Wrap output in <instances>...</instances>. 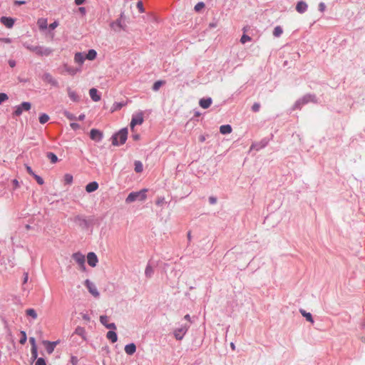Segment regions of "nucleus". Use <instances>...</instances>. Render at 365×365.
Segmentation results:
<instances>
[{
	"label": "nucleus",
	"instance_id": "obj_36",
	"mask_svg": "<svg viewBox=\"0 0 365 365\" xmlns=\"http://www.w3.org/2000/svg\"><path fill=\"white\" fill-rule=\"evenodd\" d=\"M135 171L136 173H141L143 171V164L140 161L135 162Z\"/></svg>",
	"mask_w": 365,
	"mask_h": 365
},
{
	"label": "nucleus",
	"instance_id": "obj_40",
	"mask_svg": "<svg viewBox=\"0 0 365 365\" xmlns=\"http://www.w3.org/2000/svg\"><path fill=\"white\" fill-rule=\"evenodd\" d=\"M205 7V4L203 2H199L195 6V10L196 11H200Z\"/></svg>",
	"mask_w": 365,
	"mask_h": 365
},
{
	"label": "nucleus",
	"instance_id": "obj_17",
	"mask_svg": "<svg viewBox=\"0 0 365 365\" xmlns=\"http://www.w3.org/2000/svg\"><path fill=\"white\" fill-rule=\"evenodd\" d=\"M89 95L91 99L95 102H98L101 100V95L98 94V90L96 88H91L89 91Z\"/></svg>",
	"mask_w": 365,
	"mask_h": 365
},
{
	"label": "nucleus",
	"instance_id": "obj_34",
	"mask_svg": "<svg viewBox=\"0 0 365 365\" xmlns=\"http://www.w3.org/2000/svg\"><path fill=\"white\" fill-rule=\"evenodd\" d=\"M165 81H156L153 86V90L155 91H157L159 90V88L165 84Z\"/></svg>",
	"mask_w": 365,
	"mask_h": 365
},
{
	"label": "nucleus",
	"instance_id": "obj_29",
	"mask_svg": "<svg viewBox=\"0 0 365 365\" xmlns=\"http://www.w3.org/2000/svg\"><path fill=\"white\" fill-rule=\"evenodd\" d=\"M300 312L302 314V316L304 317L308 322H310L312 324L314 323L312 316L310 313L306 312V311H304L303 309H301Z\"/></svg>",
	"mask_w": 365,
	"mask_h": 365
},
{
	"label": "nucleus",
	"instance_id": "obj_44",
	"mask_svg": "<svg viewBox=\"0 0 365 365\" xmlns=\"http://www.w3.org/2000/svg\"><path fill=\"white\" fill-rule=\"evenodd\" d=\"M260 108V104L259 103H255L252 107V110L254 112H258Z\"/></svg>",
	"mask_w": 365,
	"mask_h": 365
},
{
	"label": "nucleus",
	"instance_id": "obj_52",
	"mask_svg": "<svg viewBox=\"0 0 365 365\" xmlns=\"http://www.w3.org/2000/svg\"><path fill=\"white\" fill-rule=\"evenodd\" d=\"M325 4L324 3H320L319 4V10L322 12H323L325 10Z\"/></svg>",
	"mask_w": 365,
	"mask_h": 365
},
{
	"label": "nucleus",
	"instance_id": "obj_57",
	"mask_svg": "<svg viewBox=\"0 0 365 365\" xmlns=\"http://www.w3.org/2000/svg\"><path fill=\"white\" fill-rule=\"evenodd\" d=\"M9 64L11 68H14L16 66V62L14 60H10Z\"/></svg>",
	"mask_w": 365,
	"mask_h": 365
},
{
	"label": "nucleus",
	"instance_id": "obj_10",
	"mask_svg": "<svg viewBox=\"0 0 365 365\" xmlns=\"http://www.w3.org/2000/svg\"><path fill=\"white\" fill-rule=\"evenodd\" d=\"M100 322L102 324H103L107 329L115 330L116 329V326L114 323H109V317L108 316H101Z\"/></svg>",
	"mask_w": 365,
	"mask_h": 365
},
{
	"label": "nucleus",
	"instance_id": "obj_7",
	"mask_svg": "<svg viewBox=\"0 0 365 365\" xmlns=\"http://www.w3.org/2000/svg\"><path fill=\"white\" fill-rule=\"evenodd\" d=\"M42 80L47 84H49L52 86H58V81L55 79V78L49 73H45L42 76Z\"/></svg>",
	"mask_w": 365,
	"mask_h": 365
},
{
	"label": "nucleus",
	"instance_id": "obj_56",
	"mask_svg": "<svg viewBox=\"0 0 365 365\" xmlns=\"http://www.w3.org/2000/svg\"><path fill=\"white\" fill-rule=\"evenodd\" d=\"M85 1L86 0H75V4L78 6L83 4Z\"/></svg>",
	"mask_w": 365,
	"mask_h": 365
},
{
	"label": "nucleus",
	"instance_id": "obj_45",
	"mask_svg": "<svg viewBox=\"0 0 365 365\" xmlns=\"http://www.w3.org/2000/svg\"><path fill=\"white\" fill-rule=\"evenodd\" d=\"M137 8L138 9V10L140 13H143L145 11L142 1H138L137 3Z\"/></svg>",
	"mask_w": 365,
	"mask_h": 365
},
{
	"label": "nucleus",
	"instance_id": "obj_32",
	"mask_svg": "<svg viewBox=\"0 0 365 365\" xmlns=\"http://www.w3.org/2000/svg\"><path fill=\"white\" fill-rule=\"evenodd\" d=\"M283 33V29L281 26H277L274 28V31H273V35L275 36V37H279Z\"/></svg>",
	"mask_w": 365,
	"mask_h": 365
},
{
	"label": "nucleus",
	"instance_id": "obj_22",
	"mask_svg": "<svg viewBox=\"0 0 365 365\" xmlns=\"http://www.w3.org/2000/svg\"><path fill=\"white\" fill-rule=\"evenodd\" d=\"M37 25L40 30L46 29L48 26L47 19L44 18L38 19L37 21Z\"/></svg>",
	"mask_w": 365,
	"mask_h": 365
},
{
	"label": "nucleus",
	"instance_id": "obj_42",
	"mask_svg": "<svg viewBox=\"0 0 365 365\" xmlns=\"http://www.w3.org/2000/svg\"><path fill=\"white\" fill-rule=\"evenodd\" d=\"M31 351L32 358L34 359H37V356H38L37 348L31 347Z\"/></svg>",
	"mask_w": 365,
	"mask_h": 365
},
{
	"label": "nucleus",
	"instance_id": "obj_38",
	"mask_svg": "<svg viewBox=\"0 0 365 365\" xmlns=\"http://www.w3.org/2000/svg\"><path fill=\"white\" fill-rule=\"evenodd\" d=\"M21 339L19 340V343L21 344H24L26 341V339H27V336H26V334L24 331H21Z\"/></svg>",
	"mask_w": 365,
	"mask_h": 365
},
{
	"label": "nucleus",
	"instance_id": "obj_62",
	"mask_svg": "<svg viewBox=\"0 0 365 365\" xmlns=\"http://www.w3.org/2000/svg\"><path fill=\"white\" fill-rule=\"evenodd\" d=\"M184 318L187 321H190V317L189 314H186Z\"/></svg>",
	"mask_w": 365,
	"mask_h": 365
},
{
	"label": "nucleus",
	"instance_id": "obj_21",
	"mask_svg": "<svg viewBox=\"0 0 365 365\" xmlns=\"http://www.w3.org/2000/svg\"><path fill=\"white\" fill-rule=\"evenodd\" d=\"M135 351H136V346L133 343L127 344L125 346V351L128 355L133 354L135 352Z\"/></svg>",
	"mask_w": 365,
	"mask_h": 365
},
{
	"label": "nucleus",
	"instance_id": "obj_11",
	"mask_svg": "<svg viewBox=\"0 0 365 365\" xmlns=\"http://www.w3.org/2000/svg\"><path fill=\"white\" fill-rule=\"evenodd\" d=\"M90 138L95 141H101L103 138V133L97 129H91Z\"/></svg>",
	"mask_w": 365,
	"mask_h": 365
},
{
	"label": "nucleus",
	"instance_id": "obj_20",
	"mask_svg": "<svg viewBox=\"0 0 365 365\" xmlns=\"http://www.w3.org/2000/svg\"><path fill=\"white\" fill-rule=\"evenodd\" d=\"M85 59H86V58L83 53L78 52L75 54L74 61L76 63H77L80 65H82Z\"/></svg>",
	"mask_w": 365,
	"mask_h": 365
},
{
	"label": "nucleus",
	"instance_id": "obj_27",
	"mask_svg": "<svg viewBox=\"0 0 365 365\" xmlns=\"http://www.w3.org/2000/svg\"><path fill=\"white\" fill-rule=\"evenodd\" d=\"M97 56V53L94 49H91L88 51V53L86 56V58L90 61L94 60Z\"/></svg>",
	"mask_w": 365,
	"mask_h": 365
},
{
	"label": "nucleus",
	"instance_id": "obj_60",
	"mask_svg": "<svg viewBox=\"0 0 365 365\" xmlns=\"http://www.w3.org/2000/svg\"><path fill=\"white\" fill-rule=\"evenodd\" d=\"M133 139H134L135 140H139V138H140V135H139L138 134H136V135H134L133 136Z\"/></svg>",
	"mask_w": 365,
	"mask_h": 365
},
{
	"label": "nucleus",
	"instance_id": "obj_46",
	"mask_svg": "<svg viewBox=\"0 0 365 365\" xmlns=\"http://www.w3.org/2000/svg\"><path fill=\"white\" fill-rule=\"evenodd\" d=\"M35 365H46V364L43 358H38L37 359Z\"/></svg>",
	"mask_w": 365,
	"mask_h": 365
},
{
	"label": "nucleus",
	"instance_id": "obj_33",
	"mask_svg": "<svg viewBox=\"0 0 365 365\" xmlns=\"http://www.w3.org/2000/svg\"><path fill=\"white\" fill-rule=\"evenodd\" d=\"M48 120H49V116L46 113H42L39 116V122L41 124H44L46 123H47L48 121Z\"/></svg>",
	"mask_w": 365,
	"mask_h": 365
},
{
	"label": "nucleus",
	"instance_id": "obj_3",
	"mask_svg": "<svg viewBox=\"0 0 365 365\" xmlns=\"http://www.w3.org/2000/svg\"><path fill=\"white\" fill-rule=\"evenodd\" d=\"M128 133L127 128L121 129L118 133L113 135V145L117 146L124 144L127 140Z\"/></svg>",
	"mask_w": 365,
	"mask_h": 365
},
{
	"label": "nucleus",
	"instance_id": "obj_39",
	"mask_svg": "<svg viewBox=\"0 0 365 365\" xmlns=\"http://www.w3.org/2000/svg\"><path fill=\"white\" fill-rule=\"evenodd\" d=\"M63 114H64V115H65V116H66L68 120H76V116H75L73 114H72V113H71L70 112H68V111H66H66H64V112H63Z\"/></svg>",
	"mask_w": 365,
	"mask_h": 365
},
{
	"label": "nucleus",
	"instance_id": "obj_48",
	"mask_svg": "<svg viewBox=\"0 0 365 365\" xmlns=\"http://www.w3.org/2000/svg\"><path fill=\"white\" fill-rule=\"evenodd\" d=\"M26 171L28 172V173H29V175H31L34 176V175L35 173L33 172V170H32V169H31V168L30 166H29V165H26Z\"/></svg>",
	"mask_w": 365,
	"mask_h": 365
},
{
	"label": "nucleus",
	"instance_id": "obj_41",
	"mask_svg": "<svg viewBox=\"0 0 365 365\" xmlns=\"http://www.w3.org/2000/svg\"><path fill=\"white\" fill-rule=\"evenodd\" d=\"M9 98L8 96L4 93H0V105Z\"/></svg>",
	"mask_w": 365,
	"mask_h": 365
},
{
	"label": "nucleus",
	"instance_id": "obj_5",
	"mask_svg": "<svg viewBox=\"0 0 365 365\" xmlns=\"http://www.w3.org/2000/svg\"><path fill=\"white\" fill-rule=\"evenodd\" d=\"M143 123V113H138L132 118L130 126L132 131L134 130V128L136 125H141Z\"/></svg>",
	"mask_w": 365,
	"mask_h": 365
},
{
	"label": "nucleus",
	"instance_id": "obj_19",
	"mask_svg": "<svg viewBox=\"0 0 365 365\" xmlns=\"http://www.w3.org/2000/svg\"><path fill=\"white\" fill-rule=\"evenodd\" d=\"M212 99L210 98H202L200 100L199 104L202 108H208L212 104Z\"/></svg>",
	"mask_w": 365,
	"mask_h": 365
},
{
	"label": "nucleus",
	"instance_id": "obj_61",
	"mask_svg": "<svg viewBox=\"0 0 365 365\" xmlns=\"http://www.w3.org/2000/svg\"><path fill=\"white\" fill-rule=\"evenodd\" d=\"M199 140H200V142H204V141L205 140V137L204 135H201V136H200V138H199Z\"/></svg>",
	"mask_w": 365,
	"mask_h": 365
},
{
	"label": "nucleus",
	"instance_id": "obj_13",
	"mask_svg": "<svg viewBox=\"0 0 365 365\" xmlns=\"http://www.w3.org/2000/svg\"><path fill=\"white\" fill-rule=\"evenodd\" d=\"M87 260L88 264L92 267H96L98 262V257L94 252H89L88 254Z\"/></svg>",
	"mask_w": 365,
	"mask_h": 365
},
{
	"label": "nucleus",
	"instance_id": "obj_23",
	"mask_svg": "<svg viewBox=\"0 0 365 365\" xmlns=\"http://www.w3.org/2000/svg\"><path fill=\"white\" fill-rule=\"evenodd\" d=\"M307 9V4L304 1H299L297 3L296 10L299 13H304Z\"/></svg>",
	"mask_w": 365,
	"mask_h": 365
},
{
	"label": "nucleus",
	"instance_id": "obj_53",
	"mask_svg": "<svg viewBox=\"0 0 365 365\" xmlns=\"http://www.w3.org/2000/svg\"><path fill=\"white\" fill-rule=\"evenodd\" d=\"M29 279V274L27 272H25L24 274V281L23 283L26 284L28 282Z\"/></svg>",
	"mask_w": 365,
	"mask_h": 365
},
{
	"label": "nucleus",
	"instance_id": "obj_26",
	"mask_svg": "<svg viewBox=\"0 0 365 365\" xmlns=\"http://www.w3.org/2000/svg\"><path fill=\"white\" fill-rule=\"evenodd\" d=\"M26 314L28 317H31L33 319H36L38 317V314L34 309H27L26 311Z\"/></svg>",
	"mask_w": 365,
	"mask_h": 365
},
{
	"label": "nucleus",
	"instance_id": "obj_55",
	"mask_svg": "<svg viewBox=\"0 0 365 365\" xmlns=\"http://www.w3.org/2000/svg\"><path fill=\"white\" fill-rule=\"evenodd\" d=\"M14 185V187L15 188H17L19 187V181L16 179H14L13 181H12Z\"/></svg>",
	"mask_w": 365,
	"mask_h": 365
},
{
	"label": "nucleus",
	"instance_id": "obj_15",
	"mask_svg": "<svg viewBox=\"0 0 365 365\" xmlns=\"http://www.w3.org/2000/svg\"><path fill=\"white\" fill-rule=\"evenodd\" d=\"M110 26L113 31H120L123 29L121 19H118L116 21L110 23Z\"/></svg>",
	"mask_w": 365,
	"mask_h": 365
},
{
	"label": "nucleus",
	"instance_id": "obj_6",
	"mask_svg": "<svg viewBox=\"0 0 365 365\" xmlns=\"http://www.w3.org/2000/svg\"><path fill=\"white\" fill-rule=\"evenodd\" d=\"M31 105L29 102H24L21 105L16 107L14 115L16 116H19L23 110H29L31 109Z\"/></svg>",
	"mask_w": 365,
	"mask_h": 365
},
{
	"label": "nucleus",
	"instance_id": "obj_1",
	"mask_svg": "<svg viewBox=\"0 0 365 365\" xmlns=\"http://www.w3.org/2000/svg\"><path fill=\"white\" fill-rule=\"evenodd\" d=\"M24 46L29 51L35 53L38 57L49 56L53 53V49L39 45H32L28 42L24 43Z\"/></svg>",
	"mask_w": 365,
	"mask_h": 365
},
{
	"label": "nucleus",
	"instance_id": "obj_47",
	"mask_svg": "<svg viewBox=\"0 0 365 365\" xmlns=\"http://www.w3.org/2000/svg\"><path fill=\"white\" fill-rule=\"evenodd\" d=\"M29 342L31 343V347L37 348L36 344V340L34 337H30Z\"/></svg>",
	"mask_w": 365,
	"mask_h": 365
},
{
	"label": "nucleus",
	"instance_id": "obj_35",
	"mask_svg": "<svg viewBox=\"0 0 365 365\" xmlns=\"http://www.w3.org/2000/svg\"><path fill=\"white\" fill-rule=\"evenodd\" d=\"M65 68H66V71L71 76H74L78 71V69L73 68V67L66 66Z\"/></svg>",
	"mask_w": 365,
	"mask_h": 365
},
{
	"label": "nucleus",
	"instance_id": "obj_28",
	"mask_svg": "<svg viewBox=\"0 0 365 365\" xmlns=\"http://www.w3.org/2000/svg\"><path fill=\"white\" fill-rule=\"evenodd\" d=\"M75 334L82 336L83 339H86V330L83 327H78L75 330Z\"/></svg>",
	"mask_w": 365,
	"mask_h": 365
},
{
	"label": "nucleus",
	"instance_id": "obj_64",
	"mask_svg": "<svg viewBox=\"0 0 365 365\" xmlns=\"http://www.w3.org/2000/svg\"><path fill=\"white\" fill-rule=\"evenodd\" d=\"M79 11H80L81 12H82V13H84V12H85V8H83V7H80V8H79Z\"/></svg>",
	"mask_w": 365,
	"mask_h": 365
},
{
	"label": "nucleus",
	"instance_id": "obj_4",
	"mask_svg": "<svg viewBox=\"0 0 365 365\" xmlns=\"http://www.w3.org/2000/svg\"><path fill=\"white\" fill-rule=\"evenodd\" d=\"M72 258L75 260V262L80 266V268L84 271L86 269L85 267V256L80 253L76 252L73 254Z\"/></svg>",
	"mask_w": 365,
	"mask_h": 365
},
{
	"label": "nucleus",
	"instance_id": "obj_12",
	"mask_svg": "<svg viewBox=\"0 0 365 365\" xmlns=\"http://www.w3.org/2000/svg\"><path fill=\"white\" fill-rule=\"evenodd\" d=\"M85 284H86V287L88 288L89 292L92 295H93L96 297L99 296V293H98L96 286L92 282H91L88 279L86 280Z\"/></svg>",
	"mask_w": 365,
	"mask_h": 365
},
{
	"label": "nucleus",
	"instance_id": "obj_18",
	"mask_svg": "<svg viewBox=\"0 0 365 365\" xmlns=\"http://www.w3.org/2000/svg\"><path fill=\"white\" fill-rule=\"evenodd\" d=\"M98 183L97 182H91L90 183H88L86 186V191L87 192H93L94 191H96V190H98Z\"/></svg>",
	"mask_w": 365,
	"mask_h": 365
},
{
	"label": "nucleus",
	"instance_id": "obj_25",
	"mask_svg": "<svg viewBox=\"0 0 365 365\" xmlns=\"http://www.w3.org/2000/svg\"><path fill=\"white\" fill-rule=\"evenodd\" d=\"M232 129L230 125H223L220 128V131L222 134H229L232 132Z\"/></svg>",
	"mask_w": 365,
	"mask_h": 365
},
{
	"label": "nucleus",
	"instance_id": "obj_31",
	"mask_svg": "<svg viewBox=\"0 0 365 365\" xmlns=\"http://www.w3.org/2000/svg\"><path fill=\"white\" fill-rule=\"evenodd\" d=\"M46 157L50 160L51 163H56L58 161V158L53 153H48Z\"/></svg>",
	"mask_w": 365,
	"mask_h": 365
},
{
	"label": "nucleus",
	"instance_id": "obj_14",
	"mask_svg": "<svg viewBox=\"0 0 365 365\" xmlns=\"http://www.w3.org/2000/svg\"><path fill=\"white\" fill-rule=\"evenodd\" d=\"M0 21L6 27L10 29L12 28L14 24V19L11 17L3 16L1 18Z\"/></svg>",
	"mask_w": 365,
	"mask_h": 365
},
{
	"label": "nucleus",
	"instance_id": "obj_54",
	"mask_svg": "<svg viewBox=\"0 0 365 365\" xmlns=\"http://www.w3.org/2000/svg\"><path fill=\"white\" fill-rule=\"evenodd\" d=\"M82 318H83V320H85V321H86V322H89V321H90V319H90V317H89V316H88V314H83L82 315Z\"/></svg>",
	"mask_w": 365,
	"mask_h": 365
},
{
	"label": "nucleus",
	"instance_id": "obj_63",
	"mask_svg": "<svg viewBox=\"0 0 365 365\" xmlns=\"http://www.w3.org/2000/svg\"><path fill=\"white\" fill-rule=\"evenodd\" d=\"M248 30V27L247 26H245L243 29H242V31H244V33H246Z\"/></svg>",
	"mask_w": 365,
	"mask_h": 365
},
{
	"label": "nucleus",
	"instance_id": "obj_59",
	"mask_svg": "<svg viewBox=\"0 0 365 365\" xmlns=\"http://www.w3.org/2000/svg\"><path fill=\"white\" fill-rule=\"evenodd\" d=\"M84 118H85V115H84V114H81V115H80L76 118V120H83Z\"/></svg>",
	"mask_w": 365,
	"mask_h": 365
},
{
	"label": "nucleus",
	"instance_id": "obj_50",
	"mask_svg": "<svg viewBox=\"0 0 365 365\" xmlns=\"http://www.w3.org/2000/svg\"><path fill=\"white\" fill-rule=\"evenodd\" d=\"M58 26V23L57 21H54L53 23L49 25V28L51 29H55Z\"/></svg>",
	"mask_w": 365,
	"mask_h": 365
},
{
	"label": "nucleus",
	"instance_id": "obj_49",
	"mask_svg": "<svg viewBox=\"0 0 365 365\" xmlns=\"http://www.w3.org/2000/svg\"><path fill=\"white\" fill-rule=\"evenodd\" d=\"M71 362L73 365H76L77 363H78V359L76 356H71Z\"/></svg>",
	"mask_w": 365,
	"mask_h": 365
},
{
	"label": "nucleus",
	"instance_id": "obj_58",
	"mask_svg": "<svg viewBox=\"0 0 365 365\" xmlns=\"http://www.w3.org/2000/svg\"><path fill=\"white\" fill-rule=\"evenodd\" d=\"M209 200H210V202L211 204H215V203H216V201H217V200H216V198H215V197H210L209 198Z\"/></svg>",
	"mask_w": 365,
	"mask_h": 365
},
{
	"label": "nucleus",
	"instance_id": "obj_16",
	"mask_svg": "<svg viewBox=\"0 0 365 365\" xmlns=\"http://www.w3.org/2000/svg\"><path fill=\"white\" fill-rule=\"evenodd\" d=\"M68 96L71 101L73 102H78L80 100L79 96L77 94L76 91L72 90L71 88H67Z\"/></svg>",
	"mask_w": 365,
	"mask_h": 365
},
{
	"label": "nucleus",
	"instance_id": "obj_51",
	"mask_svg": "<svg viewBox=\"0 0 365 365\" xmlns=\"http://www.w3.org/2000/svg\"><path fill=\"white\" fill-rule=\"evenodd\" d=\"M70 125L72 128V129H73V130H76V129H78L80 128V125L78 123H72L70 124Z\"/></svg>",
	"mask_w": 365,
	"mask_h": 365
},
{
	"label": "nucleus",
	"instance_id": "obj_2",
	"mask_svg": "<svg viewBox=\"0 0 365 365\" xmlns=\"http://www.w3.org/2000/svg\"><path fill=\"white\" fill-rule=\"evenodd\" d=\"M147 191L148 190L146 189H143L139 192H130L126 197L125 202L131 203L135 200L144 201L147 197Z\"/></svg>",
	"mask_w": 365,
	"mask_h": 365
},
{
	"label": "nucleus",
	"instance_id": "obj_24",
	"mask_svg": "<svg viewBox=\"0 0 365 365\" xmlns=\"http://www.w3.org/2000/svg\"><path fill=\"white\" fill-rule=\"evenodd\" d=\"M106 337L112 343H115L118 340L117 334L114 331H109L107 332Z\"/></svg>",
	"mask_w": 365,
	"mask_h": 365
},
{
	"label": "nucleus",
	"instance_id": "obj_37",
	"mask_svg": "<svg viewBox=\"0 0 365 365\" xmlns=\"http://www.w3.org/2000/svg\"><path fill=\"white\" fill-rule=\"evenodd\" d=\"M251 40H252V38H251L249 36H247V35H246L245 34H244L242 36L241 38H240V42H241L242 44H245L246 42H247V41H250Z\"/></svg>",
	"mask_w": 365,
	"mask_h": 365
},
{
	"label": "nucleus",
	"instance_id": "obj_43",
	"mask_svg": "<svg viewBox=\"0 0 365 365\" xmlns=\"http://www.w3.org/2000/svg\"><path fill=\"white\" fill-rule=\"evenodd\" d=\"M34 178L36 179V182L39 184V185H43L44 183V181L43 180L42 178H41L40 176L34 174Z\"/></svg>",
	"mask_w": 365,
	"mask_h": 365
},
{
	"label": "nucleus",
	"instance_id": "obj_30",
	"mask_svg": "<svg viewBox=\"0 0 365 365\" xmlns=\"http://www.w3.org/2000/svg\"><path fill=\"white\" fill-rule=\"evenodd\" d=\"M73 175L69 173H66L63 176L64 183L66 185L71 184L73 182Z\"/></svg>",
	"mask_w": 365,
	"mask_h": 365
},
{
	"label": "nucleus",
	"instance_id": "obj_8",
	"mask_svg": "<svg viewBox=\"0 0 365 365\" xmlns=\"http://www.w3.org/2000/svg\"><path fill=\"white\" fill-rule=\"evenodd\" d=\"M43 344L45 346V349L48 354H51L53 352L56 346L58 344V341H43Z\"/></svg>",
	"mask_w": 365,
	"mask_h": 365
},
{
	"label": "nucleus",
	"instance_id": "obj_9",
	"mask_svg": "<svg viewBox=\"0 0 365 365\" xmlns=\"http://www.w3.org/2000/svg\"><path fill=\"white\" fill-rule=\"evenodd\" d=\"M188 329L187 326H182L179 329H177L174 331L175 337L177 340H181Z\"/></svg>",
	"mask_w": 365,
	"mask_h": 365
}]
</instances>
